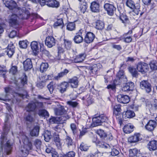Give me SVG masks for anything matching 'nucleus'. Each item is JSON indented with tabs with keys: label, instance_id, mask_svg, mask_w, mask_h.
<instances>
[{
	"label": "nucleus",
	"instance_id": "nucleus-1",
	"mask_svg": "<svg viewBox=\"0 0 157 157\" xmlns=\"http://www.w3.org/2000/svg\"><path fill=\"white\" fill-rule=\"evenodd\" d=\"M6 134L2 135L0 140V147L3 151V156L10 154L12 149V144L10 140L6 141Z\"/></svg>",
	"mask_w": 157,
	"mask_h": 157
},
{
	"label": "nucleus",
	"instance_id": "nucleus-2",
	"mask_svg": "<svg viewBox=\"0 0 157 157\" xmlns=\"http://www.w3.org/2000/svg\"><path fill=\"white\" fill-rule=\"evenodd\" d=\"M37 106H39L40 107H42L43 104L42 102H38L37 101L35 102H31L28 104L25 108L26 111L28 112L33 111L36 109ZM25 119L27 121L31 122L33 120L31 113L28 112L27 115L25 117Z\"/></svg>",
	"mask_w": 157,
	"mask_h": 157
},
{
	"label": "nucleus",
	"instance_id": "nucleus-3",
	"mask_svg": "<svg viewBox=\"0 0 157 157\" xmlns=\"http://www.w3.org/2000/svg\"><path fill=\"white\" fill-rule=\"evenodd\" d=\"M5 90L6 93V98H0V100H3L5 101H9L11 100L12 103H16L19 100V98L23 97V95L21 94H18L16 93H14L13 94H11V95L13 97V98L10 99V98L9 97V94H10L12 91V89L10 87H8L5 88Z\"/></svg>",
	"mask_w": 157,
	"mask_h": 157
},
{
	"label": "nucleus",
	"instance_id": "nucleus-4",
	"mask_svg": "<svg viewBox=\"0 0 157 157\" xmlns=\"http://www.w3.org/2000/svg\"><path fill=\"white\" fill-rule=\"evenodd\" d=\"M6 7L8 8L10 10H13L14 12L17 11H19L17 12L18 14L24 15L25 13V11L26 8L25 7L20 8L17 6L16 2L12 0H5L3 2Z\"/></svg>",
	"mask_w": 157,
	"mask_h": 157
},
{
	"label": "nucleus",
	"instance_id": "nucleus-5",
	"mask_svg": "<svg viewBox=\"0 0 157 157\" xmlns=\"http://www.w3.org/2000/svg\"><path fill=\"white\" fill-rule=\"evenodd\" d=\"M23 139L22 141L24 145L20 147V150L22 156L23 157H26L29 153V151L30 150L32 147L31 142L29 141L28 138L26 136H23Z\"/></svg>",
	"mask_w": 157,
	"mask_h": 157
},
{
	"label": "nucleus",
	"instance_id": "nucleus-6",
	"mask_svg": "<svg viewBox=\"0 0 157 157\" xmlns=\"http://www.w3.org/2000/svg\"><path fill=\"white\" fill-rule=\"evenodd\" d=\"M19 12V11H17L14 12L16 14H12L9 17V22L12 26H13L18 25V20L19 19H25V18L26 15L25 11V13L23 15L22 14H18L17 12Z\"/></svg>",
	"mask_w": 157,
	"mask_h": 157
},
{
	"label": "nucleus",
	"instance_id": "nucleus-7",
	"mask_svg": "<svg viewBox=\"0 0 157 157\" xmlns=\"http://www.w3.org/2000/svg\"><path fill=\"white\" fill-rule=\"evenodd\" d=\"M136 69L139 72L142 74H145L148 71L149 68L147 63L140 62L137 65Z\"/></svg>",
	"mask_w": 157,
	"mask_h": 157
},
{
	"label": "nucleus",
	"instance_id": "nucleus-8",
	"mask_svg": "<svg viewBox=\"0 0 157 157\" xmlns=\"http://www.w3.org/2000/svg\"><path fill=\"white\" fill-rule=\"evenodd\" d=\"M105 10L107 12L108 14L111 16H113L116 10V8L114 6L109 3L105 4L104 6Z\"/></svg>",
	"mask_w": 157,
	"mask_h": 157
},
{
	"label": "nucleus",
	"instance_id": "nucleus-9",
	"mask_svg": "<svg viewBox=\"0 0 157 157\" xmlns=\"http://www.w3.org/2000/svg\"><path fill=\"white\" fill-rule=\"evenodd\" d=\"M140 87L141 89L144 90L147 93L150 92L151 91V85L147 80H143L140 82Z\"/></svg>",
	"mask_w": 157,
	"mask_h": 157
},
{
	"label": "nucleus",
	"instance_id": "nucleus-10",
	"mask_svg": "<svg viewBox=\"0 0 157 157\" xmlns=\"http://www.w3.org/2000/svg\"><path fill=\"white\" fill-rule=\"evenodd\" d=\"M68 86V83L66 81L63 82L57 85V89L61 94H63L66 92Z\"/></svg>",
	"mask_w": 157,
	"mask_h": 157
},
{
	"label": "nucleus",
	"instance_id": "nucleus-11",
	"mask_svg": "<svg viewBox=\"0 0 157 157\" xmlns=\"http://www.w3.org/2000/svg\"><path fill=\"white\" fill-rule=\"evenodd\" d=\"M56 40L53 37L50 36L46 37L45 40V44L48 48H51L56 44Z\"/></svg>",
	"mask_w": 157,
	"mask_h": 157
},
{
	"label": "nucleus",
	"instance_id": "nucleus-12",
	"mask_svg": "<svg viewBox=\"0 0 157 157\" xmlns=\"http://www.w3.org/2000/svg\"><path fill=\"white\" fill-rule=\"evenodd\" d=\"M68 84L69 83L71 87L73 88H77L78 85V78L77 77L75 76L68 79Z\"/></svg>",
	"mask_w": 157,
	"mask_h": 157
},
{
	"label": "nucleus",
	"instance_id": "nucleus-13",
	"mask_svg": "<svg viewBox=\"0 0 157 157\" xmlns=\"http://www.w3.org/2000/svg\"><path fill=\"white\" fill-rule=\"evenodd\" d=\"M83 31L82 30H79L78 32L76 33L73 40L75 42L76 44H79L82 42L83 38L82 36Z\"/></svg>",
	"mask_w": 157,
	"mask_h": 157
},
{
	"label": "nucleus",
	"instance_id": "nucleus-14",
	"mask_svg": "<svg viewBox=\"0 0 157 157\" xmlns=\"http://www.w3.org/2000/svg\"><path fill=\"white\" fill-rule=\"evenodd\" d=\"M91 10L93 12L98 13L100 11V4L98 1L92 2L90 4Z\"/></svg>",
	"mask_w": 157,
	"mask_h": 157
},
{
	"label": "nucleus",
	"instance_id": "nucleus-15",
	"mask_svg": "<svg viewBox=\"0 0 157 157\" xmlns=\"http://www.w3.org/2000/svg\"><path fill=\"white\" fill-rule=\"evenodd\" d=\"M142 139L141 135L139 133H136L133 135L131 136L128 138V141L131 143L137 142Z\"/></svg>",
	"mask_w": 157,
	"mask_h": 157
},
{
	"label": "nucleus",
	"instance_id": "nucleus-16",
	"mask_svg": "<svg viewBox=\"0 0 157 157\" xmlns=\"http://www.w3.org/2000/svg\"><path fill=\"white\" fill-rule=\"evenodd\" d=\"M17 61H13L11 65L10 68L9 70V73L13 75H14L17 73L18 72V67L17 65L18 64Z\"/></svg>",
	"mask_w": 157,
	"mask_h": 157
},
{
	"label": "nucleus",
	"instance_id": "nucleus-17",
	"mask_svg": "<svg viewBox=\"0 0 157 157\" xmlns=\"http://www.w3.org/2000/svg\"><path fill=\"white\" fill-rule=\"evenodd\" d=\"M117 100L119 102L126 104L129 102V98L128 95L119 94L117 96Z\"/></svg>",
	"mask_w": 157,
	"mask_h": 157
},
{
	"label": "nucleus",
	"instance_id": "nucleus-18",
	"mask_svg": "<svg viewBox=\"0 0 157 157\" xmlns=\"http://www.w3.org/2000/svg\"><path fill=\"white\" fill-rule=\"evenodd\" d=\"M156 125V123L155 121L150 120L145 125V127L147 130L151 132L154 129Z\"/></svg>",
	"mask_w": 157,
	"mask_h": 157
},
{
	"label": "nucleus",
	"instance_id": "nucleus-19",
	"mask_svg": "<svg viewBox=\"0 0 157 157\" xmlns=\"http://www.w3.org/2000/svg\"><path fill=\"white\" fill-rule=\"evenodd\" d=\"M95 37V35L93 33L88 32L85 36L84 41L87 43H90L93 41Z\"/></svg>",
	"mask_w": 157,
	"mask_h": 157
},
{
	"label": "nucleus",
	"instance_id": "nucleus-20",
	"mask_svg": "<svg viewBox=\"0 0 157 157\" xmlns=\"http://www.w3.org/2000/svg\"><path fill=\"white\" fill-rule=\"evenodd\" d=\"M15 47L13 44H9L8 48L6 50V53L9 57H11L13 55L15 52Z\"/></svg>",
	"mask_w": 157,
	"mask_h": 157
},
{
	"label": "nucleus",
	"instance_id": "nucleus-21",
	"mask_svg": "<svg viewBox=\"0 0 157 157\" xmlns=\"http://www.w3.org/2000/svg\"><path fill=\"white\" fill-rule=\"evenodd\" d=\"M134 88L133 82H130L126 83L122 87V90L124 91H129L132 90Z\"/></svg>",
	"mask_w": 157,
	"mask_h": 157
},
{
	"label": "nucleus",
	"instance_id": "nucleus-22",
	"mask_svg": "<svg viewBox=\"0 0 157 157\" xmlns=\"http://www.w3.org/2000/svg\"><path fill=\"white\" fill-rule=\"evenodd\" d=\"M121 106L120 104H117L113 106V114L116 117L121 115Z\"/></svg>",
	"mask_w": 157,
	"mask_h": 157
},
{
	"label": "nucleus",
	"instance_id": "nucleus-23",
	"mask_svg": "<svg viewBox=\"0 0 157 157\" xmlns=\"http://www.w3.org/2000/svg\"><path fill=\"white\" fill-rule=\"evenodd\" d=\"M23 64L25 71L30 70L33 67L31 60L29 58L27 59L23 62Z\"/></svg>",
	"mask_w": 157,
	"mask_h": 157
},
{
	"label": "nucleus",
	"instance_id": "nucleus-24",
	"mask_svg": "<svg viewBox=\"0 0 157 157\" xmlns=\"http://www.w3.org/2000/svg\"><path fill=\"white\" fill-rule=\"evenodd\" d=\"M86 55L85 53L80 54L76 56L74 59V62L75 63H79L82 62L85 59Z\"/></svg>",
	"mask_w": 157,
	"mask_h": 157
},
{
	"label": "nucleus",
	"instance_id": "nucleus-25",
	"mask_svg": "<svg viewBox=\"0 0 157 157\" xmlns=\"http://www.w3.org/2000/svg\"><path fill=\"white\" fill-rule=\"evenodd\" d=\"M129 157H141V155L139 151L136 148L131 149L129 151Z\"/></svg>",
	"mask_w": 157,
	"mask_h": 157
},
{
	"label": "nucleus",
	"instance_id": "nucleus-26",
	"mask_svg": "<svg viewBox=\"0 0 157 157\" xmlns=\"http://www.w3.org/2000/svg\"><path fill=\"white\" fill-rule=\"evenodd\" d=\"M40 127L38 125L35 126L30 131V135L32 136L37 137L39 135Z\"/></svg>",
	"mask_w": 157,
	"mask_h": 157
},
{
	"label": "nucleus",
	"instance_id": "nucleus-27",
	"mask_svg": "<svg viewBox=\"0 0 157 157\" xmlns=\"http://www.w3.org/2000/svg\"><path fill=\"white\" fill-rule=\"evenodd\" d=\"M148 148L150 151H154L157 149V141L152 140L148 144Z\"/></svg>",
	"mask_w": 157,
	"mask_h": 157
},
{
	"label": "nucleus",
	"instance_id": "nucleus-28",
	"mask_svg": "<svg viewBox=\"0 0 157 157\" xmlns=\"http://www.w3.org/2000/svg\"><path fill=\"white\" fill-rule=\"evenodd\" d=\"M46 5L49 7L57 8L59 7V4L56 0H50Z\"/></svg>",
	"mask_w": 157,
	"mask_h": 157
},
{
	"label": "nucleus",
	"instance_id": "nucleus-29",
	"mask_svg": "<svg viewBox=\"0 0 157 157\" xmlns=\"http://www.w3.org/2000/svg\"><path fill=\"white\" fill-rule=\"evenodd\" d=\"M31 47L34 53H37L39 52V48L38 43L36 41L32 42L31 44Z\"/></svg>",
	"mask_w": 157,
	"mask_h": 157
},
{
	"label": "nucleus",
	"instance_id": "nucleus-30",
	"mask_svg": "<svg viewBox=\"0 0 157 157\" xmlns=\"http://www.w3.org/2000/svg\"><path fill=\"white\" fill-rule=\"evenodd\" d=\"M135 115L134 112L130 110H127L126 112H124L123 113V116H124L125 118H132Z\"/></svg>",
	"mask_w": 157,
	"mask_h": 157
},
{
	"label": "nucleus",
	"instance_id": "nucleus-31",
	"mask_svg": "<svg viewBox=\"0 0 157 157\" xmlns=\"http://www.w3.org/2000/svg\"><path fill=\"white\" fill-rule=\"evenodd\" d=\"M43 136H44V140L47 142L49 141L52 137L51 132L47 130L44 131Z\"/></svg>",
	"mask_w": 157,
	"mask_h": 157
},
{
	"label": "nucleus",
	"instance_id": "nucleus-32",
	"mask_svg": "<svg viewBox=\"0 0 157 157\" xmlns=\"http://www.w3.org/2000/svg\"><path fill=\"white\" fill-rule=\"evenodd\" d=\"M133 126L130 124H128L125 125L123 128L124 132L126 133H129L133 131Z\"/></svg>",
	"mask_w": 157,
	"mask_h": 157
},
{
	"label": "nucleus",
	"instance_id": "nucleus-33",
	"mask_svg": "<svg viewBox=\"0 0 157 157\" xmlns=\"http://www.w3.org/2000/svg\"><path fill=\"white\" fill-rule=\"evenodd\" d=\"M54 111L56 115H57L62 116L66 113V111L63 107L58 109L56 108L54 109Z\"/></svg>",
	"mask_w": 157,
	"mask_h": 157
},
{
	"label": "nucleus",
	"instance_id": "nucleus-34",
	"mask_svg": "<svg viewBox=\"0 0 157 157\" xmlns=\"http://www.w3.org/2000/svg\"><path fill=\"white\" fill-rule=\"evenodd\" d=\"M128 70L133 77H137L139 74L135 68L132 67H130L128 68Z\"/></svg>",
	"mask_w": 157,
	"mask_h": 157
},
{
	"label": "nucleus",
	"instance_id": "nucleus-35",
	"mask_svg": "<svg viewBox=\"0 0 157 157\" xmlns=\"http://www.w3.org/2000/svg\"><path fill=\"white\" fill-rule=\"evenodd\" d=\"M69 72V71L67 69H65L64 70L58 74V75L54 77V79L58 80L60 79L61 78L63 77L64 76L67 75Z\"/></svg>",
	"mask_w": 157,
	"mask_h": 157
},
{
	"label": "nucleus",
	"instance_id": "nucleus-36",
	"mask_svg": "<svg viewBox=\"0 0 157 157\" xmlns=\"http://www.w3.org/2000/svg\"><path fill=\"white\" fill-rule=\"evenodd\" d=\"M64 143L68 147H70L73 145V142L71 138L68 136H66L64 140Z\"/></svg>",
	"mask_w": 157,
	"mask_h": 157
},
{
	"label": "nucleus",
	"instance_id": "nucleus-37",
	"mask_svg": "<svg viewBox=\"0 0 157 157\" xmlns=\"http://www.w3.org/2000/svg\"><path fill=\"white\" fill-rule=\"evenodd\" d=\"M7 72V70L5 66L0 65V76L5 78L6 77V75Z\"/></svg>",
	"mask_w": 157,
	"mask_h": 157
},
{
	"label": "nucleus",
	"instance_id": "nucleus-38",
	"mask_svg": "<svg viewBox=\"0 0 157 157\" xmlns=\"http://www.w3.org/2000/svg\"><path fill=\"white\" fill-rule=\"evenodd\" d=\"M80 3V10L82 13H84L87 9V4L84 0H82V2Z\"/></svg>",
	"mask_w": 157,
	"mask_h": 157
},
{
	"label": "nucleus",
	"instance_id": "nucleus-39",
	"mask_svg": "<svg viewBox=\"0 0 157 157\" xmlns=\"http://www.w3.org/2000/svg\"><path fill=\"white\" fill-rule=\"evenodd\" d=\"M140 4L139 3H137L136 4V6L134 8V9H132L133 10V12L135 13V14L136 15H138L139 13H140V16H141L143 14V12H140V10H139L140 9Z\"/></svg>",
	"mask_w": 157,
	"mask_h": 157
},
{
	"label": "nucleus",
	"instance_id": "nucleus-40",
	"mask_svg": "<svg viewBox=\"0 0 157 157\" xmlns=\"http://www.w3.org/2000/svg\"><path fill=\"white\" fill-rule=\"evenodd\" d=\"M54 141L56 143V145L58 147H60L61 144L60 143V140L58 134L56 132H54Z\"/></svg>",
	"mask_w": 157,
	"mask_h": 157
},
{
	"label": "nucleus",
	"instance_id": "nucleus-41",
	"mask_svg": "<svg viewBox=\"0 0 157 157\" xmlns=\"http://www.w3.org/2000/svg\"><path fill=\"white\" fill-rule=\"evenodd\" d=\"M63 45L65 49L67 50H69L71 47V42L68 40L64 39V44Z\"/></svg>",
	"mask_w": 157,
	"mask_h": 157
},
{
	"label": "nucleus",
	"instance_id": "nucleus-42",
	"mask_svg": "<svg viewBox=\"0 0 157 157\" xmlns=\"http://www.w3.org/2000/svg\"><path fill=\"white\" fill-rule=\"evenodd\" d=\"M39 115L42 117H44L47 118L49 116V114L48 112L45 109L39 110L38 112Z\"/></svg>",
	"mask_w": 157,
	"mask_h": 157
},
{
	"label": "nucleus",
	"instance_id": "nucleus-43",
	"mask_svg": "<svg viewBox=\"0 0 157 157\" xmlns=\"http://www.w3.org/2000/svg\"><path fill=\"white\" fill-rule=\"evenodd\" d=\"M92 121L94 125L95 126L100 125L101 123L99 116L94 117L93 118Z\"/></svg>",
	"mask_w": 157,
	"mask_h": 157
},
{
	"label": "nucleus",
	"instance_id": "nucleus-44",
	"mask_svg": "<svg viewBox=\"0 0 157 157\" xmlns=\"http://www.w3.org/2000/svg\"><path fill=\"white\" fill-rule=\"evenodd\" d=\"M104 27V23L100 21H98L96 22L95 28L99 30H102Z\"/></svg>",
	"mask_w": 157,
	"mask_h": 157
},
{
	"label": "nucleus",
	"instance_id": "nucleus-45",
	"mask_svg": "<svg viewBox=\"0 0 157 157\" xmlns=\"http://www.w3.org/2000/svg\"><path fill=\"white\" fill-rule=\"evenodd\" d=\"M75 24L74 22H69L67 24V29L70 31H72L75 30Z\"/></svg>",
	"mask_w": 157,
	"mask_h": 157
},
{
	"label": "nucleus",
	"instance_id": "nucleus-46",
	"mask_svg": "<svg viewBox=\"0 0 157 157\" xmlns=\"http://www.w3.org/2000/svg\"><path fill=\"white\" fill-rule=\"evenodd\" d=\"M147 108L149 109L150 111L152 110L153 108L157 110V99H155L152 105L149 104L147 106Z\"/></svg>",
	"mask_w": 157,
	"mask_h": 157
},
{
	"label": "nucleus",
	"instance_id": "nucleus-47",
	"mask_svg": "<svg viewBox=\"0 0 157 157\" xmlns=\"http://www.w3.org/2000/svg\"><path fill=\"white\" fill-rule=\"evenodd\" d=\"M48 64L47 63H42L40 67V71L41 72H43L47 70L48 67Z\"/></svg>",
	"mask_w": 157,
	"mask_h": 157
},
{
	"label": "nucleus",
	"instance_id": "nucleus-48",
	"mask_svg": "<svg viewBox=\"0 0 157 157\" xmlns=\"http://www.w3.org/2000/svg\"><path fill=\"white\" fill-rule=\"evenodd\" d=\"M97 133L102 139H104L107 136V134L104 131L101 129H98L97 131Z\"/></svg>",
	"mask_w": 157,
	"mask_h": 157
},
{
	"label": "nucleus",
	"instance_id": "nucleus-49",
	"mask_svg": "<svg viewBox=\"0 0 157 157\" xmlns=\"http://www.w3.org/2000/svg\"><path fill=\"white\" fill-rule=\"evenodd\" d=\"M126 4L127 6L132 9H134L136 6V4L132 0H127Z\"/></svg>",
	"mask_w": 157,
	"mask_h": 157
},
{
	"label": "nucleus",
	"instance_id": "nucleus-50",
	"mask_svg": "<svg viewBox=\"0 0 157 157\" xmlns=\"http://www.w3.org/2000/svg\"><path fill=\"white\" fill-rule=\"evenodd\" d=\"M96 144L99 147L107 148L109 146V145L106 143L100 141H97Z\"/></svg>",
	"mask_w": 157,
	"mask_h": 157
},
{
	"label": "nucleus",
	"instance_id": "nucleus-51",
	"mask_svg": "<svg viewBox=\"0 0 157 157\" xmlns=\"http://www.w3.org/2000/svg\"><path fill=\"white\" fill-rule=\"evenodd\" d=\"M89 146L84 142H82L79 146V149L82 151H86L89 149Z\"/></svg>",
	"mask_w": 157,
	"mask_h": 157
},
{
	"label": "nucleus",
	"instance_id": "nucleus-52",
	"mask_svg": "<svg viewBox=\"0 0 157 157\" xmlns=\"http://www.w3.org/2000/svg\"><path fill=\"white\" fill-rule=\"evenodd\" d=\"M63 22L62 18H61L59 19H57V21H56L54 24V26L55 28L63 25Z\"/></svg>",
	"mask_w": 157,
	"mask_h": 157
},
{
	"label": "nucleus",
	"instance_id": "nucleus-53",
	"mask_svg": "<svg viewBox=\"0 0 157 157\" xmlns=\"http://www.w3.org/2000/svg\"><path fill=\"white\" fill-rule=\"evenodd\" d=\"M27 40H22L20 41L19 42V45L20 47L22 48H25L27 46Z\"/></svg>",
	"mask_w": 157,
	"mask_h": 157
},
{
	"label": "nucleus",
	"instance_id": "nucleus-54",
	"mask_svg": "<svg viewBox=\"0 0 157 157\" xmlns=\"http://www.w3.org/2000/svg\"><path fill=\"white\" fill-rule=\"evenodd\" d=\"M54 84L53 82H51L47 86V88L51 94L53 93L54 89Z\"/></svg>",
	"mask_w": 157,
	"mask_h": 157
},
{
	"label": "nucleus",
	"instance_id": "nucleus-55",
	"mask_svg": "<svg viewBox=\"0 0 157 157\" xmlns=\"http://www.w3.org/2000/svg\"><path fill=\"white\" fill-rule=\"evenodd\" d=\"M65 57L64 54L58 53V56H56L55 59L56 60H63L65 59Z\"/></svg>",
	"mask_w": 157,
	"mask_h": 157
},
{
	"label": "nucleus",
	"instance_id": "nucleus-56",
	"mask_svg": "<svg viewBox=\"0 0 157 157\" xmlns=\"http://www.w3.org/2000/svg\"><path fill=\"white\" fill-rule=\"evenodd\" d=\"M119 18L122 22L124 23H125L128 20L127 17L125 14H123L120 15Z\"/></svg>",
	"mask_w": 157,
	"mask_h": 157
},
{
	"label": "nucleus",
	"instance_id": "nucleus-57",
	"mask_svg": "<svg viewBox=\"0 0 157 157\" xmlns=\"http://www.w3.org/2000/svg\"><path fill=\"white\" fill-rule=\"evenodd\" d=\"M34 144L37 149H39L40 147L41 144V141L40 140L36 139L34 141Z\"/></svg>",
	"mask_w": 157,
	"mask_h": 157
},
{
	"label": "nucleus",
	"instance_id": "nucleus-58",
	"mask_svg": "<svg viewBox=\"0 0 157 157\" xmlns=\"http://www.w3.org/2000/svg\"><path fill=\"white\" fill-rule=\"evenodd\" d=\"M44 45L40 44V51L42 52L43 53L45 54L48 56L50 55L49 52L46 50L44 49L43 48Z\"/></svg>",
	"mask_w": 157,
	"mask_h": 157
},
{
	"label": "nucleus",
	"instance_id": "nucleus-59",
	"mask_svg": "<svg viewBox=\"0 0 157 157\" xmlns=\"http://www.w3.org/2000/svg\"><path fill=\"white\" fill-rule=\"evenodd\" d=\"M90 71L94 74H95L96 71L98 70V68L97 65H93L90 68Z\"/></svg>",
	"mask_w": 157,
	"mask_h": 157
},
{
	"label": "nucleus",
	"instance_id": "nucleus-60",
	"mask_svg": "<svg viewBox=\"0 0 157 157\" xmlns=\"http://www.w3.org/2000/svg\"><path fill=\"white\" fill-rule=\"evenodd\" d=\"M21 83L22 86L27 83V77L26 76H24L23 77H21L20 79Z\"/></svg>",
	"mask_w": 157,
	"mask_h": 157
},
{
	"label": "nucleus",
	"instance_id": "nucleus-61",
	"mask_svg": "<svg viewBox=\"0 0 157 157\" xmlns=\"http://www.w3.org/2000/svg\"><path fill=\"white\" fill-rule=\"evenodd\" d=\"M150 66L151 69L152 70H157L156 63L152 61L150 63Z\"/></svg>",
	"mask_w": 157,
	"mask_h": 157
},
{
	"label": "nucleus",
	"instance_id": "nucleus-62",
	"mask_svg": "<svg viewBox=\"0 0 157 157\" xmlns=\"http://www.w3.org/2000/svg\"><path fill=\"white\" fill-rule=\"evenodd\" d=\"M111 155L113 156H116L118 155L119 152L118 150L115 148H113L112 149V151L111 152Z\"/></svg>",
	"mask_w": 157,
	"mask_h": 157
},
{
	"label": "nucleus",
	"instance_id": "nucleus-63",
	"mask_svg": "<svg viewBox=\"0 0 157 157\" xmlns=\"http://www.w3.org/2000/svg\"><path fill=\"white\" fill-rule=\"evenodd\" d=\"M99 117L100 118L101 123L106 122L108 120V117L104 115H100Z\"/></svg>",
	"mask_w": 157,
	"mask_h": 157
},
{
	"label": "nucleus",
	"instance_id": "nucleus-64",
	"mask_svg": "<svg viewBox=\"0 0 157 157\" xmlns=\"http://www.w3.org/2000/svg\"><path fill=\"white\" fill-rule=\"evenodd\" d=\"M67 103L73 107H76L78 104V103L76 102L72 101H67Z\"/></svg>",
	"mask_w": 157,
	"mask_h": 157
}]
</instances>
